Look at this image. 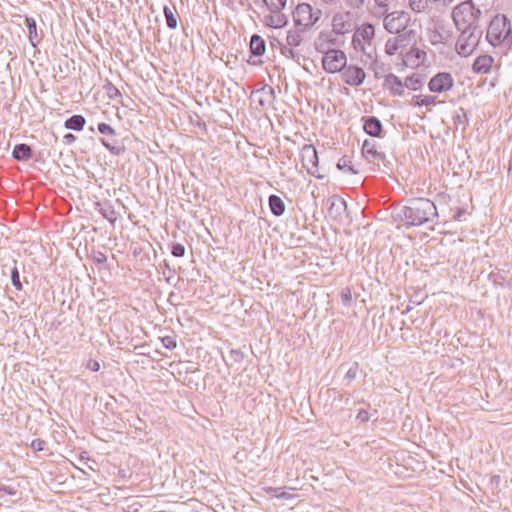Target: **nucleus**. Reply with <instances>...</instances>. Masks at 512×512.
<instances>
[{
	"instance_id": "f257e3e1",
	"label": "nucleus",
	"mask_w": 512,
	"mask_h": 512,
	"mask_svg": "<svg viewBox=\"0 0 512 512\" xmlns=\"http://www.w3.org/2000/svg\"><path fill=\"white\" fill-rule=\"evenodd\" d=\"M436 216V205L426 198L410 199L407 205L400 210L401 220L404 221L406 227L422 226L428 222H433Z\"/></svg>"
},
{
	"instance_id": "f03ea898",
	"label": "nucleus",
	"mask_w": 512,
	"mask_h": 512,
	"mask_svg": "<svg viewBox=\"0 0 512 512\" xmlns=\"http://www.w3.org/2000/svg\"><path fill=\"white\" fill-rule=\"evenodd\" d=\"M487 41L503 51L512 49V22L504 14L492 18L487 28Z\"/></svg>"
},
{
	"instance_id": "7ed1b4c3",
	"label": "nucleus",
	"mask_w": 512,
	"mask_h": 512,
	"mask_svg": "<svg viewBox=\"0 0 512 512\" xmlns=\"http://www.w3.org/2000/svg\"><path fill=\"white\" fill-rule=\"evenodd\" d=\"M326 44L334 45L335 40L331 38V34L321 32L315 46L319 52L324 54L322 57L324 70L328 73L341 72L347 63L345 53L339 49L326 48Z\"/></svg>"
},
{
	"instance_id": "20e7f679",
	"label": "nucleus",
	"mask_w": 512,
	"mask_h": 512,
	"mask_svg": "<svg viewBox=\"0 0 512 512\" xmlns=\"http://www.w3.org/2000/svg\"><path fill=\"white\" fill-rule=\"evenodd\" d=\"M480 15V9L472 0L461 2L452 11V19L458 31L480 27L478 24Z\"/></svg>"
},
{
	"instance_id": "39448f33",
	"label": "nucleus",
	"mask_w": 512,
	"mask_h": 512,
	"mask_svg": "<svg viewBox=\"0 0 512 512\" xmlns=\"http://www.w3.org/2000/svg\"><path fill=\"white\" fill-rule=\"evenodd\" d=\"M321 14V10H314L310 4L300 3L293 11V20L297 27H301V31H306L317 23Z\"/></svg>"
},
{
	"instance_id": "423d86ee",
	"label": "nucleus",
	"mask_w": 512,
	"mask_h": 512,
	"mask_svg": "<svg viewBox=\"0 0 512 512\" xmlns=\"http://www.w3.org/2000/svg\"><path fill=\"white\" fill-rule=\"evenodd\" d=\"M460 36L456 42V50L459 55L467 57L477 47L480 38L482 36V30L480 27L475 29L459 30Z\"/></svg>"
},
{
	"instance_id": "0eeeda50",
	"label": "nucleus",
	"mask_w": 512,
	"mask_h": 512,
	"mask_svg": "<svg viewBox=\"0 0 512 512\" xmlns=\"http://www.w3.org/2000/svg\"><path fill=\"white\" fill-rule=\"evenodd\" d=\"M384 15V27L392 34L402 33L410 22V14L405 11H393L382 13Z\"/></svg>"
},
{
	"instance_id": "6e6552de",
	"label": "nucleus",
	"mask_w": 512,
	"mask_h": 512,
	"mask_svg": "<svg viewBox=\"0 0 512 512\" xmlns=\"http://www.w3.org/2000/svg\"><path fill=\"white\" fill-rule=\"evenodd\" d=\"M397 34L396 37L389 38L385 44V52L389 56L395 55L398 50L406 48L411 43L415 42L416 32L414 30Z\"/></svg>"
},
{
	"instance_id": "1a4fd4ad",
	"label": "nucleus",
	"mask_w": 512,
	"mask_h": 512,
	"mask_svg": "<svg viewBox=\"0 0 512 512\" xmlns=\"http://www.w3.org/2000/svg\"><path fill=\"white\" fill-rule=\"evenodd\" d=\"M300 158L303 167L306 169V171L317 178H321L320 175H318V154L317 150L313 145L305 144L300 152Z\"/></svg>"
},
{
	"instance_id": "9d476101",
	"label": "nucleus",
	"mask_w": 512,
	"mask_h": 512,
	"mask_svg": "<svg viewBox=\"0 0 512 512\" xmlns=\"http://www.w3.org/2000/svg\"><path fill=\"white\" fill-rule=\"evenodd\" d=\"M98 131L102 135L109 137L101 138L100 142L110 153L114 155H120L122 152H124V148L116 145L114 139H112L116 136V131L113 127L107 123L102 122L98 124Z\"/></svg>"
},
{
	"instance_id": "9b49d317",
	"label": "nucleus",
	"mask_w": 512,
	"mask_h": 512,
	"mask_svg": "<svg viewBox=\"0 0 512 512\" xmlns=\"http://www.w3.org/2000/svg\"><path fill=\"white\" fill-rule=\"evenodd\" d=\"M454 79L448 72H439L428 82V88L431 92L442 93L452 89Z\"/></svg>"
},
{
	"instance_id": "f8f14e48",
	"label": "nucleus",
	"mask_w": 512,
	"mask_h": 512,
	"mask_svg": "<svg viewBox=\"0 0 512 512\" xmlns=\"http://www.w3.org/2000/svg\"><path fill=\"white\" fill-rule=\"evenodd\" d=\"M340 74L342 81L350 86H360L366 78L365 71L361 67L354 65H345Z\"/></svg>"
},
{
	"instance_id": "ddd939ff",
	"label": "nucleus",
	"mask_w": 512,
	"mask_h": 512,
	"mask_svg": "<svg viewBox=\"0 0 512 512\" xmlns=\"http://www.w3.org/2000/svg\"><path fill=\"white\" fill-rule=\"evenodd\" d=\"M333 32L338 35L349 33L354 28L353 15L350 12L336 13L332 19Z\"/></svg>"
},
{
	"instance_id": "4468645a",
	"label": "nucleus",
	"mask_w": 512,
	"mask_h": 512,
	"mask_svg": "<svg viewBox=\"0 0 512 512\" xmlns=\"http://www.w3.org/2000/svg\"><path fill=\"white\" fill-rule=\"evenodd\" d=\"M328 202V213L332 218L342 220L344 216H347V203L343 198L332 196Z\"/></svg>"
},
{
	"instance_id": "2eb2a0df",
	"label": "nucleus",
	"mask_w": 512,
	"mask_h": 512,
	"mask_svg": "<svg viewBox=\"0 0 512 512\" xmlns=\"http://www.w3.org/2000/svg\"><path fill=\"white\" fill-rule=\"evenodd\" d=\"M363 129L365 133L372 137H381L383 133V125L376 116H363Z\"/></svg>"
},
{
	"instance_id": "dca6fc26",
	"label": "nucleus",
	"mask_w": 512,
	"mask_h": 512,
	"mask_svg": "<svg viewBox=\"0 0 512 512\" xmlns=\"http://www.w3.org/2000/svg\"><path fill=\"white\" fill-rule=\"evenodd\" d=\"M493 63L494 58L492 56L487 54L480 55L474 60L472 69L475 73L487 74L490 72Z\"/></svg>"
},
{
	"instance_id": "f3484780",
	"label": "nucleus",
	"mask_w": 512,
	"mask_h": 512,
	"mask_svg": "<svg viewBox=\"0 0 512 512\" xmlns=\"http://www.w3.org/2000/svg\"><path fill=\"white\" fill-rule=\"evenodd\" d=\"M384 85L387 86L390 92L395 96H402L404 93V83L398 76L392 73L385 76Z\"/></svg>"
},
{
	"instance_id": "a211bd4d",
	"label": "nucleus",
	"mask_w": 512,
	"mask_h": 512,
	"mask_svg": "<svg viewBox=\"0 0 512 512\" xmlns=\"http://www.w3.org/2000/svg\"><path fill=\"white\" fill-rule=\"evenodd\" d=\"M33 151L32 148L25 143L16 144L12 151V157L21 162L28 161L32 158Z\"/></svg>"
},
{
	"instance_id": "6ab92c4d",
	"label": "nucleus",
	"mask_w": 512,
	"mask_h": 512,
	"mask_svg": "<svg viewBox=\"0 0 512 512\" xmlns=\"http://www.w3.org/2000/svg\"><path fill=\"white\" fill-rule=\"evenodd\" d=\"M96 206L98 207L99 213L107 219L112 225L117 221V213L109 201H105L104 203L97 202Z\"/></svg>"
},
{
	"instance_id": "aec40b11",
	"label": "nucleus",
	"mask_w": 512,
	"mask_h": 512,
	"mask_svg": "<svg viewBox=\"0 0 512 512\" xmlns=\"http://www.w3.org/2000/svg\"><path fill=\"white\" fill-rule=\"evenodd\" d=\"M266 51L265 40L257 35L253 34L250 39V52L251 55L259 57L262 56Z\"/></svg>"
},
{
	"instance_id": "412c9836",
	"label": "nucleus",
	"mask_w": 512,
	"mask_h": 512,
	"mask_svg": "<svg viewBox=\"0 0 512 512\" xmlns=\"http://www.w3.org/2000/svg\"><path fill=\"white\" fill-rule=\"evenodd\" d=\"M268 204L270 211L274 216L280 217L284 214L286 206L284 201L278 195H270L268 198Z\"/></svg>"
},
{
	"instance_id": "4be33fe9",
	"label": "nucleus",
	"mask_w": 512,
	"mask_h": 512,
	"mask_svg": "<svg viewBox=\"0 0 512 512\" xmlns=\"http://www.w3.org/2000/svg\"><path fill=\"white\" fill-rule=\"evenodd\" d=\"M86 124V119L80 114H74L64 122V127L67 130L81 131Z\"/></svg>"
},
{
	"instance_id": "5701e85b",
	"label": "nucleus",
	"mask_w": 512,
	"mask_h": 512,
	"mask_svg": "<svg viewBox=\"0 0 512 512\" xmlns=\"http://www.w3.org/2000/svg\"><path fill=\"white\" fill-rule=\"evenodd\" d=\"M375 35V29H374V26L372 24H364L362 25L360 28H358V30L356 31L354 37H353V42L356 43V41L358 40V38H362L363 40L365 41H370Z\"/></svg>"
},
{
	"instance_id": "b1692460",
	"label": "nucleus",
	"mask_w": 512,
	"mask_h": 512,
	"mask_svg": "<svg viewBox=\"0 0 512 512\" xmlns=\"http://www.w3.org/2000/svg\"><path fill=\"white\" fill-rule=\"evenodd\" d=\"M25 25L28 29V36L29 41L32 44V46H36L37 42L39 41L38 33H37V24L34 18L25 16Z\"/></svg>"
},
{
	"instance_id": "393cba45",
	"label": "nucleus",
	"mask_w": 512,
	"mask_h": 512,
	"mask_svg": "<svg viewBox=\"0 0 512 512\" xmlns=\"http://www.w3.org/2000/svg\"><path fill=\"white\" fill-rule=\"evenodd\" d=\"M406 58L408 61H412L414 65L419 66L424 62L426 53L419 48H413L406 54Z\"/></svg>"
},
{
	"instance_id": "a878e982",
	"label": "nucleus",
	"mask_w": 512,
	"mask_h": 512,
	"mask_svg": "<svg viewBox=\"0 0 512 512\" xmlns=\"http://www.w3.org/2000/svg\"><path fill=\"white\" fill-rule=\"evenodd\" d=\"M164 17L166 19V25L169 29H176L178 25L177 16L174 13V8L164 6L163 8Z\"/></svg>"
},
{
	"instance_id": "bb28decb",
	"label": "nucleus",
	"mask_w": 512,
	"mask_h": 512,
	"mask_svg": "<svg viewBox=\"0 0 512 512\" xmlns=\"http://www.w3.org/2000/svg\"><path fill=\"white\" fill-rule=\"evenodd\" d=\"M412 102H413V104L415 106L435 105L436 104V97L435 96H431V95H427V96L415 95L412 98Z\"/></svg>"
},
{
	"instance_id": "cd10ccee",
	"label": "nucleus",
	"mask_w": 512,
	"mask_h": 512,
	"mask_svg": "<svg viewBox=\"0 0 512 512\" xmlns=\"http://www.w3.org/2000/svg\"><path fill=\"white\" fill-rule=\"evenodd\" d=\"M422 85H423L422 79H421L420 75H417V74L408 76L404 82V87H407L408 89H411V90H418L422 87Z\"/></svg>"
},
{
	"instance_id": "c85d7f7f",
	"label": "nucleus",
	"mask_w": 512,
	"mask_h": 512,
	"mask_svg": "<svg viewBox=\"0 0 512 512\" xmlns=\"http://www.w3.org/2000/svg\"><path fill=\"white\" fill-rule=\"evenodd\" d=\"M301 28L296 31H289L286 37V42L291 47H297L302 42Z\"/></svg>"
},
{
	"instance_id": "c756f323",
	"label": "nucleus",
	"mask_w": 512,
	"mask_h": 512,
	"mask_svg": "<svg viewBox=\"0 0 512 512\" xmlns=\"http://www.w3.org/2000/svg\"><path fill=\"white\" fill-rule=\"evenodd\" d=\"M254 94L255 95H258L260 94L261 97H265V100L267 101H274L275 98H276V95H275V90L272 86L270 85H267L265 84L263 87H261L260 89H257L256 91H254Z\"/></svg>"
},
{
	"instance_id": "7c9ffc66",
	"label": "nucleus",
	"mask_w": 512,
	"mask_h": 512,
	"mask_svg": "<svg viewBox=\"0 0 512 512\" xmlns=\"http://www.w3.org/2000/svg\"><path fill=\"white\" fill-rule=\"evenodd\" d=\"M453 123L456 127L462 126V129L464 130L466 126L468 125V116L466 111L463 108L459 109V112H457L452 117Z\"/></svg>"
},
{
	"instance_id": "2f4dec72",
	"label": "nucleus",
	"mask_w": 512,
	"mask_h": 512,
	"mask_svg": "<svg viewBox=\"0 0 512 512\" xmlns=\"http://www.w3.org/2000/svg\"><path fill=\"white\" fill-rule=\"evenodd\" d=\"M337 168L344 173H350V174L356 173V171L354 170V168L352 166L350 158L347 156H343L342 158L339 159V161L337 163Z\"/></svg>"
},
{
	"instance_id": "473e14b6",
	"label": "nucleus",
	"mask_w": 512,
	"mask_h": 512,
	"mask_svg": "<svg viewBox=\"0 0 512 512\" xmlns=\"http://www.w3.org/2000/svg\"><path fill=\"white\" fill-rule=\"evenodd\" d=\"M270 16V25L274 28H281L287 23L286 17L281 12H272Z\"/></svg>"
},
{
	"instance_id": "72a5a7b5",
	"label": "nucleus",
	"mask_w": 512,
	"mask_h": 512,
	"mask_svg": "<svg viewBox=\"0 0 512 512\" xmlns=\"http://www.w3.org/2000/svg\"><path fill=\"white\" fill-rule=\"evenodd\" d=\"M14 266L11 269L10 277H11V283L15 287L16 290L21 291L23 286L20 281V275L18 268L16 266V260H13Z\"/></svg>"
},
{
	"instance_id": "f704fd0d",
	"label": "nucleus",
	"mask_w": 512,
	"mask_h": 512,
	"mask_svg": "<svg viewBox=\"0 0 512 512\" xmlns=\"http://www.w3.org/2000/svg\"><path fill=\"white\" fill-rule=\"evenodd\" d=\"M270 12H281L287 0H264Z\"/></svg>"
},
{
	"instance_id": "c9c22d12",
	"label": "nucleus",
	"mask_w": 512,
	"mask_h": 512,
	"mask_svg": "<svg viewBox=\"0 0 512 512\" xmlns=\"http://www.w3.org/2000/svg\"><path fill=\"white\" fill-rule=\"evenodd\" d=\"M368 161L370 162H377L378 164L380 162H384L386 159V155L379 151L377 148L373 151L369 152V154L364 156Z\"/></svg>"
},
{
	"instance_id": "e433bc0d",
	"label": "nucleus",
	"mask_w": 512,
	"mask_h": 512,
	"mask_svg": "<svg viewBox=\"0 0 512 512\" xmlns=\"http://www.w3.org/2000/svg\"><path fill=\"white\" fill-rule=\"evenodd\" d=\"M358 371H359V364L357 362H354L350 366L348 371L346 372V374L344 376V380H346L348 382V384L351 383L353 380L356 379Z\"/></svg>"
},
{
	"instance_id": "4c0bfd02",
	"label": "nucleus",
	"mask_w": 512,
	"mask_h": 512,
	"mask_svg": "<svg viewBox=\"0 0 512 512\" xmlns=\"http://www.w3.org/2000/svg\"><path fill=\"white\" fill-rule=\"evenodd\" d=\"M171 254L174 257L181 258L185 255V247L181 243H172Z\"/></svg>"
},
{
	"instance_id": "58836bf2",
	"label": "nucleus",
	"mask_w": 512,
	"mask_h": 512,
	"mask_svg": "<svg viewBox=\"0 0 512 512\" xmlns=\"http://www.w3.org/2000/svg\"><path fill=\"white\" fill-rule=\"evenodd\" d=\"M228 357L232 362L240 363L244 359V353L240 349H231Z\"/></svg>"
},
{
	"instance_id": "ea45409f",
	"label": "nucleus",
	"mask_w": 512,
	"mask_h": 512,
	"mask_svg": "<svg viewBox=\"0 0 512 512\" xmlns=\"http://www.w3.org/2000/svg\"><path fill=\"white\" fill-rule=\"evenodd\" d=\"M376 148H377L376 141L366 139L362 145V154L365 156V155L369 154V152L373 151Z\"/></svg>"
},
{
	"instance_id": "a19ab883",
	"label": "nucleus",
	"mask_w": 512,
	"mask_h": 512,
	"mask_svg": "<svg viewBox=\"0 0 512 512\" xmlns=\"http://www.w3.org/2000/svg\"><path fill=\"white\" fill-rule=\"evenodd\" d=\"M46 446H47L46 441L39 439V438L32 440V442L30 444V447L34 451H44V450H46Z\"/></svg>"
},
{
	"instance_id": "79ce46f5",
	"label": "nucleus",
	"mask_w": 512,
	"mask_h": 512,
	"mask_svg": "<svg viewBox=\"0 0 512 512\" xmlns=\"http://www.w3.org/2000/svg\"><path fill=\"white\" fill-rule=\"evenodd\" d=\"M161 341H162L163 346L169 350H173L177 346V342H176L175 338L172 336H165V337L161 338Z\"/></svg>"
},
{
	"instance_id": "37998d69",
	"label": "nucleus",
	"mask_w": 512,
	"mask_h": 512,
	"mask_svg": "<svg viewBox=\"0 0 512 512\" xmlns=\"http://www.w3.org/2000/svg\"><path fill=\"white\" fill-rule=\"evenodd\" d=\"M426 3L424 0H410V7L415 12H421L425 9Z\"/></svg>"
},
{
	"instance_id": "c03bdc74",
	"label": "nucleus",
	"mask_w": 512,
	"mask_h": 512,
	"mask_svg": "<svg viewBox=\"0 0 512 512\" xmlns=\"http://www.w3.org/2000/svg\"><path fill=\"white\" fill-rule=\"evenodd\" d=\"M2 493L14 496L17 494V488L11 485H0V497Z\"/></svg>"
},
{
	"instance_id": "a18cd8bd",
	"label": "nucleus",
	"mask_w": 512,
	"mask_h": 512,
	"mask_svg": "<svg viewBox=\"0 0 512 512\" xmlns=\"http://www.w3.org/2000/svg\"><path fill=\"white\" fill-rule=\"evenodd\" d=\"M369 419H370V414L367 410H364V409H361L356 416V420L361 423H366L369 421Z\"/></svg>"
},
{
	"instance_id": "49530a36",
	"label": "nucleus",
	"mask_w": 512,
	"mask_h": 512,
	"mask_svg": "<svg viewBox=\"0 0 512 512\" xmlns=\"http://www.w3.org/2000/svg\"><path fill=\"white\" fill-rule=\"evenodd\" d=\"M93 259L98 264H103L107 261L106 255L100 251L94 253Z\"/></svg>"
},
{
	"instance_id": "de8ad7c7",
	"label": "nucleus",
	"mask_w": 512,
	"mask_h": 512,
	"mask_svg": "<svg viewBox=\"0 0 512 512\" xmlns=\"http://www.w3.org/2000/svg\"><path fill=\"white\" fill-rule=\"evenodd\" d=\"M87 368L93 372H97L100 370V364L97 360L90 359L87 363Z\"/></svg>"
},
{
	"instance_id": "09e8293b",
	"label": "nucleus",
	"mask_w": 512,
	"mask_h": 512,
	"mask_svg": "<svg viewBox=\"0 0 512 512\" xmlns=\"http://www.w3.org/2000/svg\"><path fill=\"white\" fill-rule=\"evenodd\" d=\"M76 136L72 133H66L64 136H63V143L66 144V145H70L72 143H74L76 141Z\"/></svg>"
},
{
	"instance_id": "8fccbe9b",
	"label": "nucleus",
	"mask_w": 512,
	"mask_h": 512,
	"mask_svg": "<svg viewBox=\"0 0 512 512\" xmlns=\"http://www.w3.org/2000/svg\"><path fill=\"white\" fill-rule=\"evenodd\" d=\"M384 66L383 64L378 65L377 63L374 65V75L376 78H381L383 76Z\"/></svg>"
},
{
	"instance_id": "3c124183",
	"label": "nucleus",
	"mask_w": 512,
	"mask_h": 512,
	"mask_svg": "<svg viewBox=\"0 0 512 512\" xmlns=\"http://www.w3.org/2000/svg\"><path fill=\"white\" fill-rule=\"evenodd\" d=\"M165 268L168 272V276L166 277V280L168 283H170V280H171V278H173L175 276L176 271H175V269H172L167 262H165Z\"/></svg>"
},
{
	"instance_id": "603ef678",
	"label": "nucleus",
	"mask_w": 512,
	"mask_h": 512,
	"mask_svg": "<svg viewBox=\"0 0 512 512\" xmlns=\"http://www.w3.org/2000/svg\"><path fill=\"white\" fill-rule=\"evenodd\" d=\"M352 297H351V293L350 291L346 292V293H342V301L344 304H347L351 301Z\"/></svg>"
},
{
	"instance_id": "864d4df0",
	"label": "nucleus",
	"mask_w": 512,
	"mask_h": 512,
	"mask_svg": "<svg viewBox=\"0 0 512 512\" xmlns=\"http://www.w3.org/2000/svg\"><path fill=\"white\" fill-rule=\"evenodd\" d=\"M283 54H285L286 56H290V57L294 58L296 53H295V51L292 48H286L283 51Z\"/></svg>"
},
{
	"instance_id": "5fc2aeb1",
	"label": "nucleus",
	"mask_w": 512,
	"mask_h": 512,
	"mask_svg": "<svg viewBox=\"0 0 512 512\" xmlns=\"http://www.w3.org/2000/svg\"><path fill=\"white\" fill-rule=\"evenodd\" d=\"M463 215H464V210L459 208V209H457V211H456V214H455V216H454V219H455V220H458V221H461V218H462V216H463Z\"/></svg>"
},
{
	"instance_id": "6e6d98bb",
	"label": "nucleus",
	"mask_w": 512,
	"mask_h": 512,
	"mask_svg": "<svg viewBox=\"0 0 512 512\" xmlns=\"http://www.w3.org/2000/svg\"><path fill=\"white\" fill-rule=\"evenodd\" d=\"M258 102H259V104H260L261 106H265L266 104H271V103H272V101H267V100H265V97H260V99H259V101H258Z\"/></svg>"
},
{
	"instance_id": "4d7b16f0",
	"label": "nucleus",
	"mask_w": 512,
	"mask_h": 512,
	"mask_svg": "<svg viewBox=\"0 0 512 512\" xmlns=\"http://www.w3.org/2000/svg\"><path fill=\"white\" fill-rule=\"evenodd\" d=\"M325 4H335L337 0H321Z\"/></svg>"
},
{
	"instance_id": "13d9d810",
	"label": "nucleus",
	"mask_w": 512,
	"mask_h": 512,
	"mask_svg": "<svg viewBox=\"0 0 512 512\" xmlns=\"http://www.w3.org/2000/svg\"><path fill=\"white\" fill-rule=\"evenodd\" d=\"M508 172H509V173H512V161H511V162H510V164H509Z\"/></svg>"
},
{
	"instance_id": "bf43d9fd",
	"label": "nucleus",
	"mask_w": 512,
	"mask_h": 512,
	"mask_svg": "<svg viewBox=\"0 0 512 512\" xmlns=\"http://www.w3.org/2000/svg\"><path fill=\"white\" fill-rule=\"evenodd\" d=\"M279 497H281V498H287V497H288V495H287L286 493H282L281 495H279Z\"/></svg>"
},
{
	"instance_id": "052dcab7",
	"label": "nucleus",
	"mask_w": 512,
	"mask_h": 512,
	"mask_svg": "<svg viewBox=\"0 0 512 512\" xmlns=\"http://www.w3.org/2000/svg\"><path fill=\"white\" fill-rule=\"evenodd\" d=\"M364 0H360L361 3H363Z\"/></svg>"
}]
</instances>
